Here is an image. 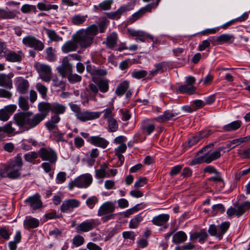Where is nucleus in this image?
<instances>
[{
	"label": "nucleus",
	"mask_w": 250,
	"mask_h": 250,
	"mask_svg": "<svg viewBox=\"0 0 250 250\" xmlns=\"http://www.w3.org/2000/svg\"><path fill=\"white\" fill-rule=\"evenodd\" d=\"M46 54V59L50 61L53 62L56 59L55 50L52 47H49L45 50Z\"/></svg>",
	"instance_id": "obj_40"
},
{
	"label": "nucleus",
	"mask_w": 250,
	"mask_h": 250,
	"mask_svg": "<svg viewBox=\"0 0 250 250\" xmlns=\"http://www.w3.org/2000/svg\"><path fill=\"white\" fill-rule=\"evenodd\" d=\"M98 202V199L95 196L88 198L86 203L90 208H93L94 206Z\"/></svg>",
	"instance_id": "obj_60"
},
{
	"label": "nucleus",
	"mask_w": 250,
	"mask_h": 250,
	"mask_svg": "<svg viewBox=\"0 0 250 250\" xmlns=\"http://www.w3.org/2000/svg\"><path fill=\"white\" fill-rule=\"evenodd\" d=\"M23 43L35 50L42 51L44 48L43 43L32 36H27L22 39Z\"/></svg>",
	"instance_id": "obj_6"
},
{
	"label": "nucleus",
	"mask_w": 250,
	"mask_h": 250,
	"mask_svg": "<svg viewBox=\"0 0 250 250\" xmlns=\"http://www.w3.org/2000/svg\"><path fill=\"white\" fill-rule=\"evenodd\" d=\"M164 62H161L156 64L155 65V69L152 71H151L149 75L151 77L153 76L154 75L156 74L159 72H163L164 71Z\"/></svg>",
	"instance_id": "obj_54"
},
{
	"label": "nucleus",
	"mask_w": 250,
	"mask_h": 250,
	"mask_svg": "<svg viewBox=\"0 0 250 250\" xmlns=\"http://www.w3.org/2000/svg\"><path fill=\"white\" fill-rule=\"evenodd\" d=\"M142 219L143 217L140 214L136 215L133 219L130 220L129 225V228L130 229L137 228Z\"/></svg>",
	"instance_id": "obj_39"
},
{
	"label": "nucleus",
	"mask_w": 250,
	"mask_h": 250,
	"mask_svg": "<svg viewBox=\"0 0 250 250\" xmlns=\"http://www.w3.org/2000/svg\"><path fill=\"white\" fill-rule=\"evenodd\" d=\"M92 182V177L88 173L81 175L68 184L69 189L72 190L75 187L79 188H87Z\"/></svg>",
	"instance_id": "obj_3"
},
{
	"label": "nucleus",
	"mask_w": 250,
	"mask_h": 250,
	"mask_svg": "<svg viewBox=\"0 0 250 250\" xmlns=\"http://www.w3.org/2000/svg\"><path fill=\"white\" fill-rule=\"evenodd\" d=\"M65 110V107L58 103L51 104V111L56 114H62Z\"/></svg>",
	"instance_id": "obj_35"
},
{
	"label": "nucleus",
	"mask_w": 250,
	"mask_h": 250,
	"mask_svg": "<svg viewBox=\"0 0 250 250\" xmlns=\"http://www.w3.org/2000/svg\"><path fill=\"white\" fill-rule=\"evenodd\" d=\"M16 109L17 106L16 105L11 104L0 110V120L2 121H7L10 116L13 113Z\"/></svg>",
	"instance_id": "obj_8"
},
{
	"label": "nucleus",
	"mask_w": 250,
	"mask_h": 250,
	"mask_svg": "<svg viewBox=\"0 0 250 250\" xmlns=\"http://www.w3.org/2000/svg\"><path fill=\"white\" fill-rule=\"evenodd\" d=\"M97 86L102 93H104L109 89V82L106 79H101L97 83Z\"/></svg>",
	"instance_id": "obj_32"
},
{
	"label": "nucleus",
	"mask_w": 250,
	"mask_h": 250,
	"mask_svg": "<svg viewBox=\"0 0 250 250\" xmlns=\"http://www.w3.org/2000/svg\"><path fill=\"white\" fill-rule=\"evenodd\" d=\"M118 39L117 34L115 32H113L106 37L103 43L105 44L108 48L113 49L117 46Z\"/></svg>",
	"instance_id": "obj_19"
},
{
	"label": "nucleus",
	"mask_w": 250,
	"mask_h": 250,
	"mask_svg": "<svg viewBox=\"0 0 250 250\" xmlns=\"http://www.w3.org/2000/svg\"><path fill=\"white\" fill-rule=\"evenodd\" d=\"M0 235L3 239L8 240L10 237V234L5 228H1L0 229Z\"/></svg>",
	"instance_id": "obj_62"
},
{
	"label": "nucleus",
	"mask_w": 250,
	"mask_h": 250,
	"mask_svg": "<svg viewBox=\"0 0 250 250\" xmlns=\"http://www.w3.org/2000/svg\"><path fill=\"white\" fill-rule=\"evenodd\" d=\"M36 87L38 91L42 95V98L43 99H46L48 91L47 88L41 83H37Z\"/></svg>",
	"instance_id": "obj_37"
},
{
	"label": "nucleus",
	"mask_w": 250,
	"mask_h": 250,
	"mask_svg": "<svg viewBox=\"0 0 250 250\" xmlns=\"http://www.w3.org/2000/svg\"><path fill=\"white\" fill-rule=\"evenodd\" d=\"M23 166L22 158L20 155L16 156L13 160L10 161L7 165L6 167H17L18 169H21Z\"/></svg>",
	"instance_id": "obj_24"
},
{
	"label": "nucleus",
	"mask_w": 250,
	"mask_h": 250,
	"mask_svg": "<svg viewBox=\"0 0 250 250\" xmlns=\"http://www.w3.org/2000/svg\"><path fill=\"white\" fill-rule=\"evenodd\" d=\"M155 128V126L153 124H149L143 127V129L146 131L148 135L151 134L154 130Z\"/></svg>",
	"instance_id": "obj_63"
},
{
	"label": "nucleus",
	"mask_w": 250,
	"mask_h": 250,
	"mask_svg": "<svg viewBox=\"0 0 250 250\" xmlns=\"http://www.w3.org/2000/svg\"><path fill=\"white\" fill-rule=\"evenodd\" d=\"M76 117L80 121L85 122L98 118L99 117V114L97 112L87 111L84 112L81 111L79 113L76 114Z\"/></svg>",
	"instance_id": "obj_13"
},
{
	"label": "nucleus",
	"mask_w": 250,
	"mask_h": 250,
	"mask_svg": "<svg viewBox=\"0 0 250 250\" xmlns=\"http://www.w3.org/2000/svg\"><path fill=\"white\" fill-rule=\"evenodd\" d=\"M147 75V72L146 70H135L132 73L133 77L136 79H141L145 77Z\"/></svg>",
	"instance_id": "obj_48"
},
{
	"label": "nucleus",
	"mask_w": 250,
	"mask_h": 250,
	"mask_svg": "<svg viewBox=\"0 0 250 250\" xmlns=\"http://www.w3.org/2000/svg\"><path fill=\"white\" fill-rule=\"evenodd\" d=\"M208 237V234L207 232L204 230H202L200 232H195L193 234H192L190 235V239L191 240H194L199 239V241L200 243H203L204 241Z\"/></svg>",
	"instance_id": "obj_29"
},
{
	"label": "nucleus",
	"mask_w": 250,
	"mask_h": 250,
	"mask_svg": "<svg viewBox=\"0 0 250 250\" xmlns=\"http://www.w3.org/2000/svg\"><path fill=\"white\" fill-rule=\"evenodd\" d=\"M19 105L23 111H27L29 109V105L27 99L21 96L19 98Z\"/></svg>",
	"instance_id": "obj_38"
},
{
	"label": "nucleus",
	"mask_w": 250,
	"mask_h": 250,
	"mask_svg": "<svg viewBox=\"0 0 250 250\" xmlns=\"http://www.w3.org/2000/svg\"><path fill=\"white\" fill-rule=\"evenodd\" d=\"M15 172L11 173L9 169H6V166L4 169L0 170V176L2 178L8 177L10 179H14L16 177L14 174Z\"/></svg>",
	"instance_id": "obj_46"
},
{
	"label": "nucleus",
	"mask_w": 250,
	"mask_h": 250,
	"mask_svg": "<svg viewBox=\"0 0 250 250\" xmlns=\"http://www.w3.org/2000/svg\"><path fill=\"white\" fill-rule=\"evenodd\" d=\"M86 17L87 16L75 15L71 19V21L74 25H80L83 24L86 21Z\"/></svg>",
	"instance_id": "obj_43"
},
{
	"label": "nucleus",
	"mask_w": 250,
	"mask_h": 250,
	"mask_svg": "<svg viewBox=\"0 0 250 250\" xmlns=\"http://www.w3.org/2000/svg\"><path fill=\"white\" fill-rule=\"evenodd\" d=\"M229 227V223L225 222L223 223L218 228V237L221 238Z\"/></svg>",
	"instance_id": "obj_41"
},
{
	"label": "nucleus",
	"mask_w": 250,
	"mask_h": 250,
	"mask_svg": "<svg viewBox=\"0 0 250 250\" xmlns=\"http://www.w3.org/2000/svg\"><path fill=\"white\" fill-rule=\"evenodd\" d=\"M16 17V14L10 11H5L0 9V18L1 19H13Z\"/></svg>",
	"instance_id": "obj_42"
},
{
	"label": "nucleus",
	"mask_w": 250,
	"mask_h": 250,
	"mask_svg": "<svg viewBox=\"0 0 250 250\" xmlns=\"http://www.w3.org/2000/svg\"><path fill=\"white\" fill-rule=\"evenodd\" d=\"M219 211H220L221 212H224L225 211V208L223 205L221 204L214 205L212 207L211 213L213 215H215Z\"/></svg>",
	"instance_id": "obj_53"
},
{
	"label": "nucleus",
	"mask_w": 250,
	"mask_h": 250,
	"mask_svg": "<svg viewBox=\"0 0 250 250\" xmlns=\"http://www.w3.org/2000/svg\"><path fill=\"white\" fill-rule=\"evenodd\" d=\"M34 66L42 81L49 82L51 80L52 71L49 65L38 62L35 64Z\"/></svg>",
	"instance_id": "obj_4"
},
{
	"label": "nucleus",
	"mask_w": 250,
	"mask_h": 250,
	"mask_svg": "<svg viewBox=\"0 0 250 250\" xmlns=\"http://www.w3.org/2000/svg\"><path fill=\"white\" fill-rule=\"evenodd\" d=\"M32 10L34 11H36V6L29 4H24L21 8V11L23 13L30 12Z\"/></svg>",
	"instance_id": "obj_55"
},
{
	"label": "nucleus",
	"mask_w": 250,
	"mask_h": 250,
	"mask_svg": "<svg viewBox=\"0 0 250 250\" xmlns=\"http://www.w3.org/2000/svg\"><path fill=\"white\" fill-rule=\"evenodd\" d=\"M40 197L39 194L37 193L26 199L25 202L29 204L33 209L36 210L41 208L42 206V202L40 199Z\"/></svg>",
	"instance_id": "obj_11"
},
{
	"label": "nucleus",
	"mask_w": 250,
	"mask_h": 250,
	"mask_svg": "<svg viewBox=\"0 0 250 250\" xmlns=\"http://www.w3.org/2000/svg\"><path fill=\"white\" fill-rule=\"evenodd\" d=\"M95 227V223L93 220L83 222L79 224L76 227L77 231L79 233L87 232Z\"/></svg>",
	"instance_id": "obj_15"
},
{
	"label": "nucleus",
	"mask_w": 250,
	"mask_h": 250,
	"mask_svg": "<svg viewBox=\"0 0 250 250\" xmlns=\"http://www.w3.org/2000/svg\"><path fill=\"white\" fill-rule=\"evenodd\" d=\"M187 235L183 231H178L173 236L172 241L174 243L179 244L186 241Z\"/></svg>",
	"instance_id": "obj_31"
},
{
	"label": "nucleus",
	"mask_w": 250,
	"mask_h": 250,
	"mask_svg": "<svg viewBox=\"0 0 250 250\" xmlns=\"http://www.w3.org/2000/svg\"><path fill=\"white\" fill-rule=\"evenodd\" d=\"M14 119L16 124L25 130H29L38 125L43 120L37 113L32 112H22L16 114Z\"/></svg>",
	"instance_id": "obj_2"
},
{
	"label": "nucleus",
	"mask_w": 250,
	"mask_h": 250,
	"mask_svg": "<svg viewBox=\"0 0 250 250\" xmlns=\"http://www.w3.org/2000/svg\"><path fill=\"white\" fill-rule=\"evenodd\" d=\"M128 87V83L127 81H124L117 87L115 93L118 96H121L126 91Z\"/></svg>",
	"instance_id": "obj_33"
},
{
	"label": "nucleus",
	"mask_w": 250,
	"mask_h": 250,
	"mask_svg": "<svg viewBox=\"0 0 250 250\" xmlns=\"http://www.w3.org/2000/svg\"><path fill=\"white\" fill-rule=\"evenodd\" d=\"M108 127L111 132L116 131L118 128V125L117 121L114 119H110L108 120Z\"/></svg>",
	"instance_id": "obj_47"
},
{
	"label": "nucleus",
	"mask_w": 250,
	"mask_h": 250,
	"mask_svg": "<svg viewBox=\"0 0 250 250\" xmlns=\"http://www.w3.org/2000/svg\"><path fill=\"white\" fill-rule=\"evenodd\" d=\"M250 208V202H245L243 204L237 207L236 215L238 217L243 214L247 210Z\"/></svg>",
	"instance_id": "obj_34"
},
{
	"label": "nucleus",
	"mask_w": 250,
	"mask_h": 250,
	"mask_svg": "<svg viewBox=\"0 0 250 250\" xmlns=\"http://www.w3.org/2000/svg\"><path fill=\"white\" fill-rule=\"evenodd\" d=\"M169 215L163 214L154 217L152 220V222L153 224L156 226H161L165 225V224L169 220Z\"/></svg>",
	"instance_id": "obj_22"
},
{
	"label": "nucleus",
	"mask_w": 250,
	"mask_h": 250,
	"mask_svg": "<svg viewBox=\"0 0 250 250\" xmlns=\"http://www.w3.org/2000/svg\"><path fill=\"white\" fill-rule=\"evenodd\" d=\"M242 125V122L240 120H237L223 126V129L225 131H231L235 130L240 127Z\"/></svg>",
	"instance_id": "obj_27"
},
{
	"label": "nucleus",
	"mask_w": 250,
	"mask_h": 250,
	"mask_svg": "<svg viewBox=\"0 0 250 250\" xmlns=\"http://www.w3.org/2000/svg\"><path fill=\"white\" fill-rule=\"evenodd\" d=\"M80 205V202L76 199H68L64 201L62 205L61 210L62 212H66L71 211L72 209L78 207Z\"/></svg>",
	"instance_id": "obj_10"
},
{
	"label": "nucleus",
	"mask_w": 250,
	"mask_h": 250,
	"mask_svg": "<svg viewBox=\"0 0 250 250\" xmlns=\"http://www.w3.org/2000/svg\"><path fill=\"white\" fill-rule=\"evenodd\" d=\"M224 149V146H222L218 148L210 154H208V152L205 153V163H210L212 161L220 158L221 156L220 152Z\"/></svg>",
	"instance_id": "obj_18"
},
{
	"label": "nucleus",
	"mask_w": 250,
	"mask_h": 250,
	"mask_svg": "<svg viewBox=\"0 0 250 250\" xmlns=\"http://www.w3.org/2000/svg\"><path fill=\"white\" fill-rule=\"evenodd\" d=\"M140 204H138L136 206H134L132 208L129 209L126 211L124 213V216L125 217H128L130 215L133 214L134 212H137L140 209L139 206Z\"/></svg>",
	"instance_id": "obj_58"
},
{
	"label": "nucleus",
	"mask_w": 250,
	"mask_h": 250,
	"mask_svg": "<svg viewBox=\"0 0 250 250\" xmlns=\"http://www.w3.org/2000/svg\"><path fill=\"white\" fill-rule=\"evenodd\" d=\"M84 243V238L83 236L78 235L74 237L73 239V244L76 247L83 245Z\"/></svg>",
	"instance_id": "obj_56"
},
{
	"label": "nucleus",
	"mask_w": 250,
	"mask_h": 250,
	"mask_svg": "<svg viewBox=\"0 0 250 250\" xmlns=\"http://www.w3.org/2000/svg\"><path fill=\"white\" fill-rule=\"evenodd\" d=\"M46 33L49 39L55 42H59L62 40V38L59 37L54 30L46 29Z\"/></svg>",
	"instance_id": "obj_44"
},
{
	"label": "nucleus",
	"mask_w": 250,
	"mask_h": 250,
	"mask_svg": "<svg viewBox=\"0 0 250 250\" xmlns=\"http://www.w3.org/2000/svg\"><path fill=\"white\" fill-rule=\"evenodd\" d=\"M177 115L176 113H173L168 110L166 111L164 114L155 118V120L160 123H164L173 118Z\"/></svg>",
	"instance_id": "obj_25"
},
{
	"label": "nucleus",
	"mask_w": 250,
	"mask_h": 250,
	"mask_svg": "<svg viewBox=\"0 0 250 250\" xmlns=\"http://www.w3.org/2000/svg\"><path fill=\"white\" fill-rule=\"evenodd\" d=\"M107 168L108 165L107 164L104 163L102 164L100 168L95 171L96 177L98 179H102L105 177H109V174L106 172V170Z\"/></svg>",
	"instance_id": "obj_26"
},
{
	"label": "nucleus",
	"mask_w": 250,
	"mask_h": 250,
	"mask_svg": "<svg viewBox=\"0 0 250 250\" xmlns=\"http://www.w3.org/2000/svg\"><path fill=\"white\" fill-rule=\"evenodd\" d=\"M232 37V36L229 35L223 34L217 38L216 41L220 43H222L223 42H227L229 41Z\"/></svg>",
	"instance_id": "obj_57"
},
{
	"label": "nucleus",
	"mask_w": 250,
	"mask_h": 250,
	"mask_svg": "<svg viewBox=\"0 0 250 250\" xmlns=\"http://www.w3.org/2000/svg\"><path fill=\"white\" fill-rule=\"evenodd\" d=\"M68 57H64L62 60V65L57 68L58 72L62 76L65 77L67 74L72 72V65L69 63Z\"/></svg>",
	"instance_id": "obj_7"
},
{
	"label": "nucleus",
	"mask_w": 250,
	"mask_h": 250,
	"mask_svg": "<svg viewBox=\"0 0 250 250\" xmlns=\"http://www.w3.org/2000/svg\"><path fill=\"white\" fill-rule=\"evenodd\" d=\"M211 134V130H202L197 134L198 136V138L200 140L203 139L206 137H208Z\"/></svg>",
	"instance_id": "obj_61"
},
{
	"label": "nucleus",
	"mask_w": 250,
	"mask_h": 250,
	"mask_svg": "<svg viewBox=\"0 0 250 250\" xmlns=\"http://www.w3.org/2000/svg\"><path fill=\"white\" fill-rule=\"evenodd\" d=\"M68 74L67 78L71 83L79 82L82 80V77L77 74H72V73Z\"/></svg>",
	"instance_id": "obj_52"
},
{
	"label": "nucleus",
	"mask_w": 250,
	"mask_h": 250,
	"mask_svg": "<svg viewBox=\"0 0 250 250\" xmlns=\"http://www.w3.org/2000/svg\"><path fill=\"white\" fill-rule=\"evenodd\" d=\"M12 96V94L10 91L3 88L0 89V97L8 99H10Z\"/></svg>",
	"instance_id": "obj_59"
},
{
	"label": "nucleus",
	"mask_w": 250,
	"mask_h": 250,
	"mask_svg": "<svg viewBox=\"0 0 250 250\" xmlns=\"http://www.w3.org/2000/svg\"><path fill=\"white\" fill-rule=\"evenodd\" d=\"M39 156V152L32 151L24 155V159L25 161L31 162L33 160L38 158Z\"/></svg>",
	"instance_id": "obj_49"
},
{
	"label": "nucleus",
	"mask_w": 250,
	"mask_h": 250,
	"mask_svg": "<svg viewBox=\"0 0 250 250\" xmlns=\"http://www.w3.org/2000/svg\"><path fill=\"white\" fill-rule=\"evenodd\" d=\"M91 143L95 146L103 148H105L108 144V142L105 139L98 136L91 137Z\"/></svg>",
	"instance_id": "obj_23"
},
{
	"label": "nucleus",
	"mask_w": 250,
	"mask_h": 250,
	"mask_svg": "<svg viewBox=\"0 0 250 250\" xmlns=\"http://www.w3.org/2000/svg\"><path fill=\"white\" fill-rule=\"evenodd\" d=\"M153 7L150 3L148 4L145 7L141 8L138 12L134 13L132 18V22H134L137 19H139L143 16L145 13L147 12H151Z\"/></svg>",
	"instance_id": "obj_20"
},
{
	"label": "nucleus",
	"mask_w": 250,
	"mask_h": 250,
	"mask_svg": "<svg viewBox=\"0 0 250 250\" xmlns=\"http://www.w3.org/2000/svg\"><path fill=\"white\" fill-rule=\"evenodd\" d=\"M24 225L26 228L30 229V228H35L38 227L39 225V221L34 218H27L24 222Z\"/></svg>",
	"instance_id": "obj_30"
},
{
	"label": "nucleus",
	"mask_w": 250,
	"mask_h": 250,
	"mask_svg": "<svg viewBox=\"0 0 250 250\" xmlns=\"http://www.w3.org/2000/svg\"><path fill=\"white\" fill-rule=\"evenodd\" d=\"M38 108L40 113L37 114L43 120L47 116L49 111H51V104L46 102H41L38 104Z\"/></svg>",
	"instance_id": "obj_12"
},
{
	"label": "nucleus",
	"mask_w": 250,
	"mask_h": 250,
	"mask_svg": "<svg viewBox=\"0 0 250 250\" xmlns=\"http://www.w3.org/2000/svg\"><path fill=\"white\" fill-rule=\"evenodd\" d=\"M66 174L64 172H60L57 175V180L59 183H62L65 181Z\"/></svg>",
	"instance_id": "obj_64"
},
{
	"label": "nucleus",
	"mask_w": 250,
	"mask_h": 250,
	"mask_svg": "<svg viewBox=\"0 0 250 250\" xmlns=\"http://www.w3.org/2000/svg\"><path fill=\"white\" fill-rule=\"evenodd\" d=\"M14 76L12 73L8 75L1 74L0 75V86L5 87L8 89L13 87L12 78Z\"/></svg>",
	"instance_id": "obj_14"
},
{
	"label": "nucleus",
	"mask_w": 250,
	"mask_h": 250,
	"mask_svg": "<svg viewBox=\"0 0 250 250\" xmlns=\"http://www.w3.org/2000/svg\"><path fill=\"white\" fill-rule=\"evenodd\" d=\"M250 139V136H246L245 137L240 138L238 139H234L231 141V143L232 144L233 146H235V147L241 144L246 142Z\"/></svg>",
	"instance_id": "obj_50"
},
{
	"label": "nucleus",
	"mask_w": 250,
	"mask_h": 250,
	"mask_svg": "<svg viewBox=\"0 0 250 250\" xmlns=\"http://www.w3.org/2000/svg\"><path fill=\"white\" fill-rule=\"evenodd\" d=\"M113 3L112 0H106L101 3L99 7L103 10H109L111 8V5Z\"/></svg>",
	"instance_id": "obj_51"
},
{
	"label": "nucleus",
	"mask_w": 250,
	"mask_h": 250,
	"mask_svg": "<svg viewBox=\"0 0 250 250\" xmlns=\"http://www.w3.org/2000/svg\"><path fill=\"white\" fill-rule=\"evenodd\" d=\"M29 87V83L27 80L22 78L18 79L17 83V90L22 94H26Z\"/></svg>",
	"instance_id": "obj_16"
},
{
	"label": "nucleus",
	"mask_w": 250,
	"mask_h": 250,
	"mask_svg": "<svg viewBox=\"0 0 250 250\" xmlns=\"http://www.w3.org/2000/svg\"><path fill=\"white\" fill-rule=\"evenodd\" d=\"M115 209V206L111 202H106L103 204L99 208L98 215L100 216H103L109 213H112Z\"/></svg>",
	"instance_id": "obj_9"
},
{
	"label": "nucleus",
	"mask_w": 250,
	"mask_h": 250,
	"mask_svg": "<svg viewBox=\"0 0 250 250\" xmlns=\"http://www.w3.org/2000/svg\"><path fill=\"white\" fill-rule=\"evenodd\" d=\"M14 129L12 127V123L9 122L5 125L0 126V134L6 133L7 134H11L13 132Z\"/></svg>",
	"instance_id": "obj_45"
},
{
	"label": "nucleus",
	"mask_w": 250,
	"mask_h": 250,
	"mask_svg": "<svg viewBox=\"0 0 250 250\" xmlns=\"http://www.w3.org/2000/svg\"><path fill=\"white\" fill-rule=\"evenodd\" d=\"M98 33V27L95 24L88 26L86 29H82L73 35V39L82 48L90 47L93 43L94 37Z\"/></svg>",
	"instance_id": "obj_1"
},
{
	"label": "nucleus",
	"mask_w": 250,
	"mask_h": 250,
	"mask_svg": "<svg viewBox=\"0 0 250 250\" xmlns=\"http://www.w3.org/2000/svg\"><path fill=\"white\" fill-rule=\"evenodd\" d=\"M126 11L125 7L121 6L117 11L107 14L108 18L112 20H118L120 18L121 16Z\"/></svg>",
	"instance_id": "obj_28"
},
{
	"label": "nucleus",
	"mask_w": 250,
	"mask_h": 250,
	"mask_svg": "<svg viewBox=\"0 0 250 250\" xmlns=\"http://www.w3.org/2000/svg\"><path fill=\"white\" fill-rule=\"evenodd\" d=\"M6 60L10 62H21L22 59V56L20 54L17 53L13 51H10L4 56Z\"/></svg>",
	"instance_id": "obj_21"
},
{
	"label": "nucleus",
	"mask_w": 250,
	"mask_h": 250,
	"mask_svg": "<svg viewBox=\"0 0 250 250\" xmlns=\"http://www.w3.org/2000/svg\"><path fill=\"white\" fill-rule=\"evenodd\" d=\"M195 89L196 87L193 85L188 84L182 85L179 88L180 92L182 93H188L189 94H192Z\"/></svg>",
	"instance_id": "obj_36"
},
{
	"label": "nucleus",
	"mask_w": 250,
	"mask_h": 250,
	"mask_svg": "<svg viewBox=\"0 0 250 250\" xmlns=\"http://www.w3.org/2000/svg\"><path fill=\"white\" fill-rule=\"evenodd\" d=\"M78 48V44L75 40H72L66 42L62 46V50L64 53H68L70 52L75 51Z\"/></svg>",
	"instance_id": "obj_17"
},
{
	"label": "nucleus",
	"mask_w": 250,
	"mask_h": 250,
	"mask_svg": "<svg viewBox=\"0 0 250 250\" xmlns=\"http://www.w3.org/2000/svg\"><path fill=\"white\" fill-rule=\"evenodd\" d=\"M39 155L43 161H49L50 164H55L57 160V153L49 147L40 148L39 150Z\"/></svg>",
	"instance_id": "obj_5"
}]
</instances>
